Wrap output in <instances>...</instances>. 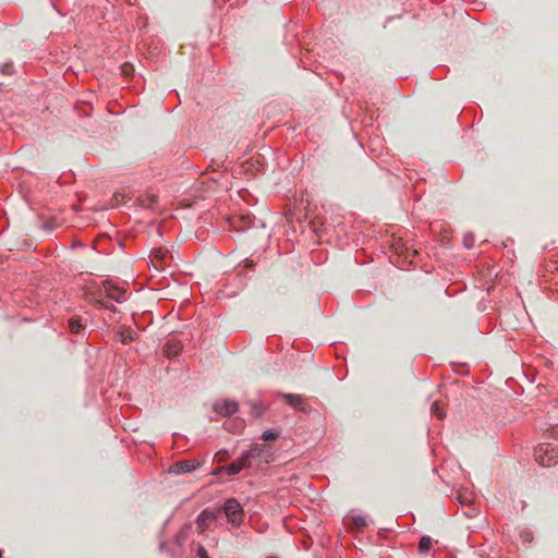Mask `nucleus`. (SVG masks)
<instances>
[{
	"instance_id": "obj_1",
	"label": "nucleus",
	"mask_w": 558,
	"mask_h": 558,
	"mask_svg": "<svg viewBox=\"0 0 558 558\" xmlns=\"http://www.w3.org/2000/svg\"><path fill=\"white\" fill-rule=\"evenodd\" d=\"M535 460L543 466H550L558 462V448L551 444H541L534 451Z\"/></svg>"
},
{
	"instance_id": "obj_2",
	"label": "nucleus",
	"mask_w": 558,
	"mask_h": 558,
	"mask_svg": "<svg viewBox=\"0 0 558 558\" xmlns=\"http://www.w3.org/2000/svg\"><path fill=\"white\" fill-rule=\"evenodd\" d=\"M220 510L226 514L228 522L232 525H240L244 519V512L240 502L233 498L228 499Z\"/></svg>"
},
{
	"instance_id": "obj_3",
	"label": "nucleus",
	"mask_w": 558,
	"mask_h": 558,
	"mask_svg": "<svg viewBox=\"0 0 558 558\" xmlns=\"http://www.w3.org/2000/svg\"><path fill=\"white\" fill-rule=\"evenodd\" d=\"M251 461L255 460L263 463H269L272 460L274 452L267 445L255 444L247 452H245Z\"/></svg>"
},
{
	"instance_id": "obj_4",
	"label": "nucleus",
	"mask_w": 558,
	"mask_h": 558,
	"mask_svg": "<svg viewBox=\"0 0 558 558\" xmlns=\"http://www.w3.org/2000/svg\"><path fill=\"white\" fill-rule=\"evenodd\" d=\"M220 513H221L220 509H214V510L206 509V510L202 511L196 521L198 532L199 533L205 532L208 529L209 523L211 521H214Z\"/></svg>"
},
{
	"instance_id": "obj_5",
	"label": "nucleus",
	"mask_w": 558,
	"mask_h": 558,
	"mask_svg": "<svg viewBox=\"0 0 558 558\" xmlns=\"http://www.w3.org/2000/svg\"><path fill=\"white\" fill-rule=\"evenodd\" d=\"M213 409L220 415H231L238 411L239 407L233 400H221L215 402Z\"/></svg>"
},
{
	"instance_id": "obj_6",
	"label": "nucleus",
	"mask_w": 558,
	"mask_h": 558,
	"mask_svg": "<svg viewBox=\"0 0 558 558\" xmlns=\"http://www.w3.org/2000/svg\"><path fill=\"white\" fill-rule=\"evenodd\" d=\"M198 466L194 460H182L170 466L169 472L175 475L189 473Z\"/></svg>"
},
{
	"instance_id": "obj_7",
	"label": "nucleus",
	"mask_w": 558,
	"mask_h": 558,
	"mask_svg": "<svg viewBox=\"0 0 558 558\" xmlns=\"http://www.w3.org/2000/svg\"><path fill=\"white\" fill-rule=\"evenodd\" d=\"M251 465H252V463H251L247 454L244 453V454H242L241 458H239L238 460H235L231 464H229L226 468V472L229 475H235V474L240 473V471L243 470L244 468H248Z\"/></svg>"
},
{
	"instance_id": "obj_8",
	"label": "nucleus",
	"mask_w": 558,
	"mask_h": 558,
	"mask_svg": "<svg viewBox=\"0 0 558 558\" xmlns=\"http://www.w3.org/2000/svg\"><path fill=\"white\" fill-rule=\"evenodd\" d=\"M104 288H105L107 295L110 299H112L119 303H121L125 300V291L123 289H120L109 282H106Z\"/></svg>"
},
{
	"instance_id": "obj_9",
	"label": "nucleus",
	"mask_w": 558,
	"mask_h": 558,
	"mask_svg": "<svg viewBox=\"0 0 558 558\" xmlns=\"http://www.w3.org/2000/svg\"><path fill=\"white\" fill-rule=\"evenodd\" d=\"M283 400L295 410H303V398L300 395L294 393H281Z\"/></svg>"
},
{
	"instance_id": "obj_10",
	"label": "nucleus",
	"mask_w": 558,
	"mask_h": 558,
	"mask_svg": "<svg viewBox=\"0 0 558 558\" xmlns=\"http://www.w3.org/2000/svg\"><path fill=\"white\" fill-rule=\"evenodd\" d=\"M168 257V252L162 251L161 248H157L153 251L151 264L156 269L162 268L166 258Z\"/></svg>"
},
{
	"instance_id": "obj_11",
	"label": "nucleus",
	"mask_w": 558,
	"mask_h": 558,
	"mask_svg": "<svg viewBox=\"0 0 558 558\" xmlns=\"http://www.w3.org/2000/svg\"><path fill=\"white\" fill-rule=\"evenodd\" d=\"M69 329L72 333H80L84 329V326L80 318L72 317L69 319Z\"/></svg>"
},
{
	"instance_id": "obj_12",
	"label": "nucleus",
	"mask_w": 558,
	"mask_h": 558,
	"mask_svg": "<svg viewBox=\"0 0 558 558\" xmlns=\"http://www.w3.org/2000/svg\"><path fill=\"white\" fill-rule=\"evenodd\" d=\"M432 546H433L432 537H429L427 535L421 537L420 543H418L420 551H427L428 549H430Z\"/></svg>"
},
{
	"instance_id": "obj_13",
	"label": "nucleus",
	"mask_w": 558,
	"mask_h": 558,
	"mask_svg": "<svg viewBox=\"0 0 558 558\" xmlns=\"http://www.w3.org/2000/svg\"><path fill=\"white\" fill-rule=\"evenodd\" d=\"M264 413V407L257 402L251 403V415L259 417Z\"/></svg>"
},
{
	"instance_id": "obj_14",
	"label": "nucleus",
	"mask_w": 558,
	"mask_h": 558,
	"mask_svg": "<svg viewBox=\"0 0 558 558\" xmlns=\"http://www.w3.org/2000/svg\"><path fill=\"white\" fill-rule=\"evenodd\" d=\"M432 413L436 415L439 420H442L445 417V411L440 408V403L438 401H435L432 404Z\"/></svg>"
},
{
	"instance_id": "obj_15",
	"label": "nucleus",
	"mask_w": 558,
	"mask_h": 558,
	"mask_svg": "<svg viewBox=\"0 0 558 558\" xmlns=\"http://www.w3.org/2000/svg\"><path fill=\"white\" fill-rule=\"evenodd\" d=\"M180 350V347L178 344H171V343H167L165 345V353L168 355V356H172V355H175Z\"/></svg>"
},
{
	"instance_id": "obj_16",
	"label": "nucleus",
	"mask_w": 558,
	"mask_h": 558,
	"mask_svg": "<svg viewBox=\"0 0 558 558\" xmlns=\"http://www.w3.org/2000/svg\"><path fill=\"white\" fill-rule=\"evenodd\" d=\"M278 437H279V433L274 432V430H266L263 433V436H262V438L265 441H272V440H276Z\"/></svg>"
},
{
	"instance_id": "obj_17",
	"label": "nucleus",
	"mask_w": 558,
	"mask_h": 558,
	"mask_svg": "<svg viewBox=\"0 0 558 558\" xmlns=\"http://www.w3.org/2000/svg\"><path fill=\"white\" fill-rule=\"evenodd\" d=\"M353 521H354V524L357 526V527H363L366 525V521L364 518L362 517H355L353 518Z\"/></svg>"
},
{
	"instance_id": "obj_18",
	"label": "nucleus",
	"mask_w": 558,
	"mask_h": 558,
	"mask_svg": "<svg viewBox=\"0 0 558 558\" xmlns=\"http://www.w3.org/2000/svg\"><path fill=\"white\" fill-rule=\"evenodd\" d=\"M197 556L199 558H209L206 549L203 546H201V545L197 548Z\"/></svg>"
},
{
	"instance_id": "obj_19",
	"label": "nucleus",
	"mask_w": 558,
	"mask_h": 558,
	"mask_svg": "<svg viewBox=\"0 0 558 558\" xmlns=\"http://www.w3.org/2000/svg\"><path fill=\"white\" fill-rule=\"evenodd\" d=\"M122 72L124 75H130L133 72V68L130 64H124L122 66Z\"/></svg>"
},
{
	"instance_id": "obj_20",
	"label": "nucleus",
	"mask_w": 558,
	"mask_h": 558,
	"mask_svg": "<svg viewBox=\"0 0 558 558\" xmlns=\"http://www.w3.org/2000/svg\"><path fill=\"white\" fill-rule=\"evenodd\" d=\"M217 457L219 458V461H225L227 459V452H219L217 453Z\"/></svg>"
},
{
	"instance_id": "obj_21",
	"label": "nucleus",
	"mask_w": 558,
	"mask_h": 558,
	"mask_svg": "<svg viewBox=\"0 0 558 558\" xmlns=\"http://www.w3.org/2000/svg\"><path fill=\"white\" fill-rule=\"evenodd\" d=\"M132 339H133V338H132V336H131V333H130V335H128L126 337H124V336H123V338H122V342H128V341H131Z\"/></svg>"
},
{
	"instance_id": "obj_22",
	"label": "nucleus",
	"mask_w": 558,
	"mask_h": 558,
	"mask_svg": "<svg viewBox=\"0 0 558 558\" xmlns=\"http://www.w3.org/2000/svg\"><path fill=\"white\" fill-rule=\"evenodd\" d=\"M223 471V468H218L216 471H214V474H220Z\"/></svg>"
}]
</instances>
